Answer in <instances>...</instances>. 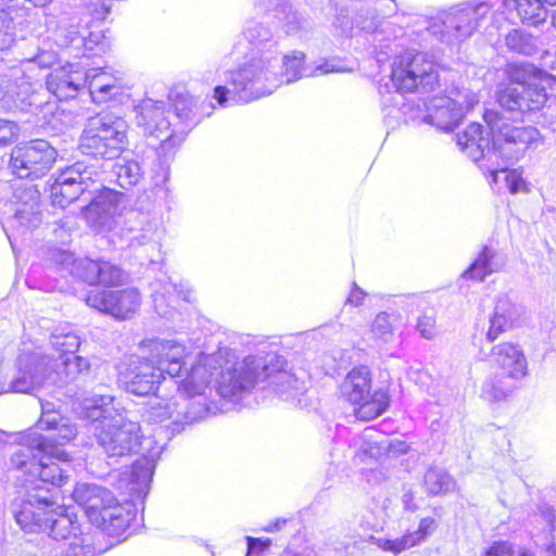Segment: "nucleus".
I'll list each match as a JSON object with an SVG mask.
<instances>
[{
    "label": "nucleus",
    "instance_id": "f257e3e1",
    "mask_svg": "<svg viewBox=\"0 0 556 556\" xmlns=\"http://www.w3.org/2000/svg\"><path fill=\"white\" fill-rule=\"evenodd\" d=\"M443 66L435 55L420 50H404L391 62L390 81L400 94L428 98L425 102L426 121L445 131H451L458 121V105L446 94L429 97L442 87Z\"/></svg>",
    "mask_w": 556,
    "mask_h": 556
},
{
    "label": "nucleus",
    "instance_id": "f03ea898",
    "mask_svg": "<svg viewBox=\"0 0 556 556\" xmlns=\"http://www.w3.org/2000/svg\"><path fill=\"white\" fill-rule=\"evenodd\" d=\"M78 431L67 416L56 410L42 412L36 429L25 435L26 443L35 451L31 458L23 453L12 455L14 470L34 472L42 483L61 486L68 482L62 467L72 459L65 446L73 442Z\"/></svg>",
    "mask_w": 556,
    "mask_h": 556
},
{
    "label": "nucleus",
    "instance_id": "7ed1b4c3",
    "mask_svg": "<svg viewBox=\"0 0 556 556\" xmlns=\"http://www.w3.org/2000/svg\"><path fill=\"white\" fill-rule=\"evenodd\" d=\"M482 116L489 130L482 124L471 123L456 134V144L476 164L484 160L493 165H498L500 161L511 163L538 135L535 127L510 125L509 117L503 112L488 110Z\"/></svg>",
    "mask_w": 556,
    "mask_h": 556
},
{
    "label": "nucleus",
    "instance_id": "20e7f679",
    "mask_svg": "<svg viewBox=\"0 0 556 556\" xmlns=\"http://www.w3.org/2000/svg\"><path fill=\"white\" fill-rule=\"evenodd\" d=\"M76 276L87 286L96 287L86 296L87 305L117 320L129 319L142 304L141 292L128 285L124 269L112 262L80 260Z\"/></svg>",
    "mask_w": 556,
    "mask_h": 556
},
{
    "label": "nucleus",
    "instance_id": "39448f33",
    "mask_svg": "<svg viewBox=\"0 0 556 556\" xmlns=\"http://www.w3.org/2000/svg\"><path fill=\"white\" fill-rule=\"evenodd\" d=\"M140 354H136L121 372L124 389L135 395L155 392L164 374L178 376L184 366L186 349L169 340H143Z\"/></svg>",
    "mask_w": 556,
    "mask_h": 556
},
{
    "label": "nucleus",
    "instance_id": "423d86ee",
    "mask_svg": "<svg viewBox=\"0 0 556 556\" xmlns=\"http://www.w3.org/2000/svg\"><path fill=\"white\" fill-rule=\"evenodd\" d=\"M505 74L506 81L498 87L496 101L503 111L519 116L541 111L556 86V76L533 64H507Z\"/></svg>",
    "mask_w": 556,
    "mask_h": 556
},
{
    "label": "nucleus",
    "instance_id": "0eeeda50",
    "mask_svg": "<svg viewBox=\"0 0 556 556\" xmlns=\"http://www.w3.org/2000/svg\"><path fill=\"white\" fill-rule=\"evenodd\" d=\"M16 523L25 533H48L55 540L83 534L75 515L51 497L30 495L23 498L14 513Z\"/></svg>",
    "mask_w": 556,
    "mask_h": 556
},
{
    "label": "nucleus",
    "instance_id": "6e6552de",
    "mask_svg": "<svg viewBox=\"0 0 556 556\" xmlns=\"http://www.w3.org/2000/svg\"><path fill=\"white\" fill-rule=\"evenodd\" d=\"M338 397L350 406L355 420L368 422L383 415L391 406V394L374 388L372 370L368 365H354L337 388Z\"/></svg>",
    "mask_w": 556,
    "mask_h": 556
},
{
    "label": "nucleus",
    "instance_id": "1a4fd4ad",
    "mask_svg": "<svg viewBox=\"0 0 556 556\" xmlns=\"http://www.w3.org/2000/svg\"><path fill=\"white\" fill-rule=\"evenodd\" d=\"M72 498L85 513L91 525L109 536L123 535L128 527L125 507L109 489L88 483L76 484Z\"/></svg>",
    "mask_w": 556,
    "mask_h": 556
},
{
    "label": "nucleus",
    "instance_id": "9d476101",
    "mask_svg": "<svg viewBox=\"0 0 556 556\" xmlns=\"http://www.w3.org/2000/svg\"><path fill=\"white\" fill-rule=\"evenodd\" d=\"M81 153L115 160L128 151V125L122 117L97 114L89 117L79 137Z\"/></svg>",
    "mask_w": 556,
    "mask_h": 556
},
{
    "label": "nucleus",
    "instance_id": "9b49d317",
    "mask_svg": "<svg viewBox=\"0 0 556 556\" xmlns=\"http://www.w3.org/2000/svg\"><path fill=\"white\" fill-rule=\"evenodd\" d=\"M58 159V151L42 138L30 139L13 147L9 167L18 178H40L49 173Z\"/></svg>",
    "mask_w": 556,
    "mask_h": 556
},
{
    "label": "nucleus",
    "instance_id": "f8f14e48",
    "mask_svg": "<svg viewBox=\"0 0 556 556\" xmlns=\"http://www.w3.org/2000/svg\"><path fill=\"white\" fill-rule=\"evenodd\" d=\"M124 198L123 192L102 186L96 190L87 205L81 207V215L91 227L106 226L119 215Z\"/></svg>",
    "mask_w": 556,
    "mask_h": 556
},
{
    "label": "nucleus",
    "instance_id": "ddd939ff",
    "mask_svg": "<svg viewBox=\"0 0 556 556\" xmlns=\"http://www.w3.org/2000/svg\"><path fill=\"white\" fill-rule=\"evenodd\" d=\"M264 63L261 59H251L239 68L230 72L228 84L230 98L237 103H247L262 96V91L255 85L261 80Z\"/></svg>",
    "mask_w": 556,
    "mask_h": 556
},
{
    "label": "nucleus",
    "instance_id": "4468645a",
    "mask_svg": "<svg viewBox=\"0 0 556 556\" xmlns=\"http://www.w3.org/2000/svg\"><path fill=\"white\" fill-rule=\"evenodd\" d=\"M88 83V73L67 63L51 71L47 76V88L59 101H70L78 96Z\"/></svg>",
    "mask_w": 556,
    "mask_h": 556
},
{
    "label": "nucleus",
    "instance_id": "2eb2a0df",
    "mask_svg": "<svg viewBox=\"0 0 556 556\" xmlns=\"http://www.w3.org/2000/svg\"><path fill=\"white\" fill-rule=\"evenodd\" d=\"M97 439L108 455L125 456L138 444L139 437L134 424L124 422L102 426Z\"/></svg>",
    "mask_w": 556,
    "mask_h": 556
},
{
    "label": "nucleus",
    "instance_id": "dca6fc26",
    "mask_svg": "<svg viewBox=\"0 0 556 556\" xmlns=\"http://www.w3.org/2000/svg\"><path fill=\"white\" fill-rule=\"evenodd\" d=\"M137 123L144 136L155 137L163 142L172 137L166 106L162 102L146 100L137 108Z\"/></svg>",
    "mask_w": 556,
    "mask_h": 556
},
{
    "label": "nucleus",
    "instance_id": "f3484780",
    "mask_svg": "<svg viewBox=\"0 0 556 556\" xmlns=\"http://www.w3.org/2000/svg\"><path fill=\"white\" fill-rule=\"evenodd\" d=\"M496 368L501 370L502 377L519 381L528 374V362L519 345L513 342H502L491 350Z\"/></svg>",
    "mask_w": 556,
    "mask_h": 556
},
{
    "label": "nucleus",
    "instance_id": "a211bd4d",
    "mask_svg": "<svg viewBox=\"0 0 556 556\" xmlns=\"http://www.w3.org/2000/svg\"><path fill=\"white\" fill-rule=\"evenodd\" d=\"M437 527V521L432 517L421 518L419 527L416 530H408L400 538L394 539H381L377 545L386 553L399 555L403 551L418 546L433 533Z\"/></svg>",
    "mask_w": 556,
    "mask_h": 556
},
{
    "label": "nucleus",
    "instance_id": "6ab92c4d",
    "mask_svg": "<svg viewBox=\"0 0 556 556\" xmlns=\"http://www.w3.org/2000/svg\"><path fill=\"white\" fill-rule=\"evenodd\" d=\"M78 176H80L78 174ZM87 186L80 177H61L50 187V202L54 206L67 207L85 193Z\"/></svg>",
    "mask_w": 556,
    "mask_h": 556
},
{
    "label": "nucleus",
    "instance_id": "aec40b11",
    "mask_svg": "<svg viewBox=\"0 0 556 556\" xmlns=\"http://www.w3.org/2000/svg\"><path fill=\"white\" fill-rule=\"evenodd\" d=\"M504 7L511 21L522 24L539 25L547 18V11L540 0H505Z\"/></svg>",
    "mask_w": 556,
    "mask_h": 556
},
{
    "label": "nucleus",
    "instance_id": "412c9836",
    "mask_svg": "<svg viewBox=\"0 0 556 556\" xmlns=\"http://www.w3.org/2000/svg\"><path fill=\"white\" fill-rule=\"evenodd\" d=\"M519 320L518 311L509 301H498L490 317V327L485 333L489 341H495L502 333L513 329Z\"/></svg>",
    "mask_w": 556,
    "mask_h": 556
},
{
    "label": "nucleus",
    "instance_id": "4be33fe9",
    "mask_svg": "<svg viewBox=\"0 0 556 556\" xmlns=\"http://www.w3.org/2000/svg\"><path fill=\"white\" fill-rule=\"evenodd\" d=\"M87 87L92 102L96 104H105L116 97L121 87L111 75L100 70L96 73H87Z\"/></svg>",
    "mask_w": 556,
    "mask_h": 556
},
{
    "label": "nucleus",
    "instance_id": "5701e85b",
    "mask_svg": "<svg viewBox=\"0 0 556 556\" xmlns=\"http://www.w3.org/2000/svg\"><path fill=\"white\" fill-rule=\"evenodd\" d=\"M170 102L176 116L182 123L199 122L205 115L199 113V101L188 93H176Z\"/></svg>",
    "mask_w": 556,
    "mask_h": 556
},
{
    "label": "nucleus",
    "instance_id": "b1692460",
    "mask_svg": "<svg viewBox=\"0 0 556 556\" xmlns=\"http://www.w3.org/2000/svg\"><path fill=\"white\" fill-rule=\"evenodd\" d=\"M63 339L64 341L58 342V346H68L73 349L72 352L60 349V355L63 358V364L66 370L76 374L88 371L90 368L88 359L74 354V352L79 348L78 339L73 337V334H65Z\"/></svg>",
    "mask_w": 556,
    "mask_h": 556
},
{
    "label": "nucleus",
    "instance_id": "393cba45",
    "mask_svg": "<svg viewBox=\"0 0 556 556\" xmlns=\"http://www.w3.org/2000/svg\"><path fill=\"white\" fill-rule=\"evenodd\" d=\"M492 258L493 254L490 249L483 248L471 266L464 270L463 277L472 280H483L493 271Z\"/></svg>",
    "mask_w": 556,
    "mask_h": 556
},
{
    "label": "nucleus",
    "instance_id": "a878e982",
    "mask_svg": "<svg viewBox=\"0 0 556 556\" xmlns=\"http://www.w3.org/2000/svg\"><path fill=\"white\" fill-rule=\"evenodd\" d=\"M428 493L431 495L447 494L455 488V481L445 472L429 471L425 478Z\"/></svg>",
    "mask_w": 556,
    "mask_h": 556
},
{
    "label": "nucleus",
    "instance_id": "bb28decb",
    "mask_svg": "<svg viewBox=\"0 0 556 556\" xmlns=\"http://www.w3.org/2000/svg\"><path fill=\"white\" fill-rule=\"evenodd\" d=\"M394 318L387 312L378 313L370 323V331L376 339L388 340L392 338Z\"/></svg>",
    "mask_w": 556,
    "mask_h": 556
},
{
    "label": "nucleus",
    "instance_id": "cd10ccee",
    "mask_svg": "<svg viewBox=\"0 0 556 556\" xmlns=\"http://www.w3.org/2000/svg\"><path fill=\"white\" fill-rule=\"evenodd\" d=\"M502 170L505 173V184L511 194L529 193V185L521 176V173L517 168H501L492 169V174L495 177L497 172Z\"/></svg>",
    "mask_w": 556,
    "mask_h": 556
},
{
    "label": "nucleus",
    "instance_id": "c85d7f7f",
    "mask_svg": "<svg viewBox=\"0 0 556 556\" xmlns=\"http://www.w3.org/2000/svg\"><path fill=\"white\" fill-rule=\"evenodd\" d=\"M306 54L300 51H293L283 58V71L291 79H299L305 70Z\"/></svg>",
    "mask_w": 556,
    "mask_h": 556
},
{
    "label": "nucleus",
    "instance_id": "c756f323",
    "mask_svg": "<svg viewBox=\"0 0 556 556\" xmlns=\"http://www.w3.org/2000/svg\"><path fill=\"white\" fill-rule=\"evenodd\" d=\"M116 176L119 186H134L139 176L138 164L135 162H127L124 165H121Z\"/></svg>",
    "mask_w": 556,
    "mask_h": 556
},
{
    "label": "nucleus",
    "instance_id": "7c9ffc66",
    "mask_svg": "<svg viewBox=\"0 0 556 556\" xmlns=\"http://www.w3.org/2000/svg\"><path fill=\"white\" fill-rule=\"evenodd\" d=\"M418 330L425 339H433L438 333L437 318L434 313H424L417 324Z\"/></svg>",
    "mask_w": 556,
    "mask_h": 556
},
{
    "label": "nucleus",
    "instance_id": "2f4dec72",
    "mask_svg": "<svg viewBox=\"0 0 556 556\" xmlns=\"http://www.w3.org/2000/svg\"><path fill=\"white\" fill-rule=\"evenodd\" d=\"M20 128L11 121L0 119V147H5L18 138Z\"/></svg>",
    "mask_w": 556,
    "mask_h": 556
},
{
    "label": "nucleus",
    "instance_id": "473e14b6",
    "mask_svg": "<svg viewBox=\"0 0 556 556\" xmlns=\"http://www.w3.org/2000/svg\"><path fill=\"white\" fill-rule=\"evenodd\" d=\"M483 556H515V549L507 540H496L489 547L484 548Z\"/></svg>",
    "mask_w": 556,
    "mask_h": 556
},
{
    "label": "nucleus",
    "instance_id": "72a5a7b5",
    "mask_svg": "<svg viewBox=\"0 0 556 556\" xmlns=\"http://www.w3.org/2000/svg\"><path fill=\"white\" fill-rule=\"evenodd\" d=\"M247 543H248V556L254 555V556H261L264 551L269 548L273 544L271 540L266 538H253V536H247Z\"/></svg>",
    "mask_w": 556,
    "mask_h": 556
},
{
    "label": "nucleus",
    "instance_id": "f704fd0d",
    "mask_svg": "<svg viewBox=\"0 0 556 556\" xmlns=\"http://www.w3.org/2000/svg\"><path fill=\"white\" fill-rule=\"evenodd\" d=\"M12 390L21 393H30L34 390V382L28 376H21L12 381Z\"/></svg>",
    "mask_w": 556,
    "mask_h": 556
},
{
    "label": "nucleus",
    "instance_id": "c9c22d12",
    "mask_svg": "<svg viewBox=\"0 0 556 556\" xmlns=\"http://www.w3.org/2000/svg\"><path fill=\"white\" fill-rule=\"evenodd\" d=\"M230 96V87L227 86H215L214 88V97L219 105H225L227 103V96Z\"/></svg>",
    "mask_w": 556,
    "mask_h": 556
},
{
    "label": "nucleus",
    "instance_id": "e433bc0d",
    "mask_svg": "<svg viewBox=\"0 0 556 556\" xmlns=\"http://www.w3.org/2000/svg\"><path fill=\"white\" fill-rule=\"evenodd\" d=\"M257 375L258 372L254 369H244L241 374H239V377L243 381L255 382Z\"/></svg>",
    "mask_w": 556,
    "mask_h": 556
},
{
    "label": "nucleus",
    "instance_id": "4c0bfd02",
    "mask_svg": "<svg viewBox=\"0 0 556 556\" xmlns=\"http://www.w3.org/2000/svg\"><path fill=\"white\" fill-rule=\"evenodd\" d=\"M363 298H364V293L362 292V290H361V289H357V288H356V289H354V290L351 292V294H350V296H349L348 301H349L350 303H353V304H354V306H357V304H361V303H362Z\"/></svg>",
    "mask_w": 556,
    "mask_h": 556
},
{
    "label": "nucleus",
    "instance_id": "58836bf2",
    "mask_svg": "<svg viewBox=\"0 0 556 556\" xmlns=\"http://www.w3.org/2000/svg\"><path fill=\"white\" fill-rule=\"evenodd\" d=\"M541 4L545 8V4L547 5H556V0H539Z\"/></svg>",
    "mask_w": 556,
    "mask_h": 556
},
{
    "label": "nucleus",
    "instance_id": "ea45409f",
    "mask_svg": "<svg viewBox=\"0 0 556 556\" xmlns=\"http://www.w3.org/2000/svg\"><path fill=\"white\" fill-rule=\"evenodd\" d=\"M519 556H534L532 554H530L529 552H527V549H522L520 553H519Z\"/></svg>",
    "mask_w": 556,
    "mask_h": 556
},
{
    "label": "nucleus",
    "instance_id": "a19ab883",
    "mask_svg": "<svg viewBox=\"0 0 556 556\" xmlns=\"http://www.w3.org/2000/svg\"><path fill=\"white\" fill-rule=\"evenodd\" d=\"M515 388V384H510L505 391L502 392V395H506L508 391H511Z\"/></svg>",
    "mask_w": 556,
    "mask_h": 556
},
{
    "label": "nucleus",
    "instance_id": "79ce46f5",
    "mask_svg": "<svg viewBox=\"0 0 556 556\" xmlns=\"http://www.w3.org/2000/svg\"><path fill=\"white\" fill-rule=\"evenodd\" d=\"M552 23H553L554 27L556 28V13L553 14V16H552Z\"/></svg>",
    "mask_w": 556,
    "mask_h": 556
}]
</instances>
